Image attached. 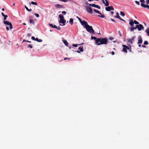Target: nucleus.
I'll list each match as a JSON object with an SVG mask.
<instances>
[{"label":"nucleus","mask_w":149,"mask_h":149,"mask_svg":"<svg viewBox=\"0 0 149 149\" xmlns=\"http://www.w3.org/2000/svg\"><path fill=\"white\" fill-rule=\"evenodd\" d=\"M95 8H96L99 9H100L101 8V7L100 6H99L98 5H96Z\"/></svg>","instance_id":"72a5a7b5"},{"label":"nucleus","mask_w":149,"mask_h":149,"mask_svg":"<svg viewBox=\"0 0 149 149\" xmlns=\"http://www.w3.org/2000/svg\"><path fill=\"white\" fill-rule=\"evenodd\" d=\"M135 2L137 5H140V3L139 1H135Z\"/></svg>","instance_id":"e433bc0d"},{"label":"nucleus","mask_w":149,"mask_h":149,"mask_svg":"<svg viewBox=\"0 0 149 149\" xmlns=\"http://www.w3.org/2000/svg\"><path fill=\"white\" fill-rule=\"evenodd\" d=\"M148 44V42L147 41H145L144 42V44L145 45H147Z\"/></svg>","instance_id":"2f4dec72"},{"label":"nucleus","mask_w":149,"mask_h":149,"mask_svg":"<svg viewBox=\"0 0 149 149\" xmlns=\"http://www.w3.org/2000/svg\"><path fill=\"white\" fill-rule=\"evenodd\" d=\"M113 39H114V38L113 37H110L109 38V39L110 40H112Z\"/></svg>","instance_id":"37998d69"},{"label":"nucleus","mask_w":149,"mask_h":149,"mask_svg":"<svg viewBox=\"0 0 149 149\" xmlns=\"http://www.w3.org/2000/svg\"><path fill=\"white\" fill-rule=\"evenodd\" d=\"M146 31L147 33L148 36H149V28L146 29Z\"/></svg>","instance_id":"bb28decb"},{"label":"nucleus","mask_w":149,"mask_h":149,"mask_svg":"<svg viewBox=\"0 0 149 149\" xmlns=\"http://www.w3.org/2000/svg\"><path fill=\"white\" fill-rule=\"evenodd\" d=\"M59 22L60 23H63V26H64L65 25V20L64 19H60L59 21Z\"/></svg>","instance_id":"ddd939ff"},{"label":"nucleus","mask_w":149,"mask_h":149,"mask_svg":"<svg viewBox=\"0 0 149 149\" xmlns=\"http://www.w3.org/2000/svg\"><path fill=\"white\" fill-rule=\"evenodd\" d=\"M111 20L113 22H116L115 21V20L112 18H111Z\"/></svg>","instance_id":"3c124183"},{"label":"nucleus","mask_w":149,"mask_h":149,"mask_svg":"<svg viewBox=\"0 0 149 149\" xmlns=\"http://www.w3.org/2000/svg\"><path fill=\"white\" fill-rule=\"evenodd\" d=\"M25 8L28 11H31L32 10V9H29V8L26 6H25Z\"/></svg>","instance_id":"cd10ccee"},{"label":"nucleus","mask_w":149,"mask_h":149,"mask_svg":"<svg viewBox=\"0 0 149 149\" xmlns=\"http://www.w3.org/2000/svg\"><path fill=\"white\" fill-rule=\"evenodd\" d=\"M66 59H69V58H65L64 59V60H65Z\"/></svg>","instance_id":"bf43d9fd"},{"label":"nucleus","mask_w":149,"mask_h":149,"mask_svg":"<svg viewBox=\"0 0 149 149\" xmlns=\"http://www.w3.org/2000/svg\"><path fill=\"white\" fill-rule=\"evenodd\" d=\"M93 11L99 14H101V13L98 10H97L95 9H94Z\"/></svg>","instance_id":"6ab92c4d"},{"label":"nucleus","mask_w":149,"mask_h":149,"mask_svg":"<svg viewBox=\"0 0 149 149\" xmlns=\"http://www.w3.org/2000/svg\"><path fill=\"white\" fill-rule=\"evenodd\" d=\"M114 9V8L112 6H108L105 7L106 10L108 11H109L111 10H113Z\"/></svg>","instance_id":"6e6552de"},{"label":"nucleus","mask_w":149,"mask_h":149,"mask_svg":"<svg viewBox=\"0 0 149 149\" xmlns=\"http://www.w3.org/2000/svg\"><path fill=\"white\" fill-rule=\"evenodd\" d=\"M27 36H28L29 37H30L31 36V33H28L27 34Z\"/></svg>","instance_id":"a18cd8bd"},{"label":"nucleus","mask_w":149,"mask_h":149,"mask_svg":"<svg viewBox=\"0 0 149 149\" xmlns=\"http://www.w3.org/2000/svg\"><path fill=\"white\" fill-rule=\"evenodd\" d=\"M81 23L82 25L86 28L89 25H88V23L86 21H83Z\"/></svg>","instance_id":"0eeeda50"},{"label":"nucleus","mask_w":149,"mask_h":149,"mask_svg":"<svg viewBox=\"0 0 149 149\" xmlns=\"http://www.w3.org/2000/svg\"><path fill=\"white\" fill-rule=\"evenodd\" d=\"M1 15L3 17L5 15L3 12L1 13Z\"/></svg>","instance_id":"5fc2aeb1"},{"label":"nucleus","mask_w":149,"mask_h":149,"mask_svg":"<svg viewBox=\"0 0 149 149\" xmlns=\"http://www.w3.org/2000/svg\"><path fill=\"white\" fill-rule=\"evenodd\" d=\"M85 29L88 32L90 33H94L95 32L92 26H90L89 25H88Z\"/></svg>","instance_id":"f03ea898"},{"label":"nucleus","mask_w":149,"mask_h":149,"mask_svg":"<svg viewBox=\"0 0 149 149\" xmlns=\"http://www.w3.org/2000/svg\"><path fill=\"white\" fill-rule=\"evenodd\" d=\"M111 54L112 55H114V54H115V53H114V52L112 51V52H111Z\"/></svg>","instance_id":"864d4df0"},{"label":"nucleus","mask_w":149,"mask_h":149,"mask_svg":"<svg viewBox=\"0 0 149 149\" xmlns=\"http://www.w3.org/2000/svg\"><path fill=\"white\" fill-rule=\"evenodd\" d=\"M108 43V40L107 38H97L96 41V45H101L106 44Z\"/></svg>","instance_id":"f257e3e1"},{"label":"nucleus","mask_w":149,"mask_h":149,"mask_svg":"<svg viewBox=\"0 0 149 149\" xmlns=\"http://www.w3.org/2000/svg\"><path fill=\"white\" fill-rule=\"evenodd\" d=\"M31 39L33 40H36V38H35L34 37L32 36L31 37Z\"/></svg>","instance_id":"4c0bfd02"},{"label":"nucleus","mask_w":149,"mask_h":149,"mask_svg":"<svg viewBox=\"0 0 149 149\" xmlns=\"http://www.w3.org/2000/svg\"><path fill=\"white\" fill-rule=\"evenodd\" d=\"M119 19L122 21H123V22H126V21L125 20H124L123 19H122L121 17H120V18H119Z\"/></svg>","instance_id":"49530a36"},{"label":"nucleus","mask_w":149,"mask_h":149,"mask_svg":"<svg viewBox=\"0 0 149 149\" xmlns=\"http://www.w3.org/2000/svg\"><path fill=\"white\" fill-rule=\"evenodd\" d=\"M59 17L60 18V19H64V17L62 15L60 14L59 15Z\"/></svg>","instance_id":"412c9836"},{"label":"nucleus","mask_w":149,"mask_h":149,"mask_svg":"<svg viewBox=\"0 0 149 149\" xmlns=\"http://www.w3.org/2000/svg\"><path fill=\"white\" fill-rule=\"evenodd\" d=\"M141 6L144 8H147L148 9H149V6L148 5H146L145 4H141Z\"/></svg>","instance_id":"4468645a"},{"label":"nucleus","mask_w":149,"mask_h":149,"mask_svg":"<svg viewBox=\"0 0 149 149\" xmlns=\"http://www.w3.org/2000/svg\"><path fill=\"white\" fill-rule=\"evenodd\" d=\"M58 1H61L64 2H66L68 1V0H58Z\"/></svg>","instance_id":"c9c22d12"},{"label":"nucleus","mask_w":149,"mask_h":149,"mask_svg":"<svg viewBox=\"0 0 149 149\" xmlns=\"http://www.w3.org/2000/svg\"><path fill=\"white\" fill-rule=\"evenodd\" d=\"M116 15L115 16V18H117L118 19L120 18V17L119 16V14L118 13H117L116 14Z\"/></svg>","instance_id":"a211bd4d"},{"label":"nucleus","mask_w":149,"mask_h":149,"mask_svg":"<svg viewBox=\"0 0 149 149\" xmlns=\"http://www.w3.org/2000/svg\"><path fill=\"white\" fill-rule=\"evenodd\" d=\"M6 29L7 31H8L9 30V28L7 26L6 27Z\"/></svg>","instance_id":"6e6d98bb"},{"label":"nucleus","mask_w":149,"mask_h":149,"mask_svg":"<svg viewBox=\"0 0 149 149\" xmlns=\"http://www.w3.org/2000/svg\"><path fill=\"white\" fill-rule=\"evenodd\" d=\"M142 47L144 48H145L146 47V46L145 45H142Z\"/></svg>","instance_id":"4d7b16f0"},{"label":"nucleus","mask_w":149,"mask_h":149,"mask_svg":"<svg viewBox=\"0 0 149 149\" xmlns=\"http://www.w3.org/2000/svg\"><path fill=\"white\" fill-rule=\"evenodd\" d=\"M91 39H94L95 41V43L96 44V41L97 39V38L95 37H93V36H91Z\"/></svg>","instance_id":"2eb2a0df"},{"label":"nucleus","mask_w":149,"mask_h":149,"mask_svg":"<svg viewBox=\"0 0 149 149\" xmlns=\"http://www.w3.org/2000/svg\"><path fill=\"white\" fill-rule=\"evenodd\" d=\"M146 0V3H147V5L148 4H149V0Z\"/></svg>","instance_id":"8fccbe9b"},{"label":"nucleus","mask_w":149,"mask_h":149,"mask_svg":"<svg viewBox=\"0 0 149 149\" xmlns=\"http://www.w3.org/2000/svg\"><path fill=\"white\" fill-rule=\"evenodd\" d=\"M4 20H6V18L8 17V16L7 15H5L4 16Z\"/></svg>","instance_id":"f704fd0d"},{"label":"nucleus","mask_w":149,"mask_h":149,"mask_svg":"<svg viewBox=\"0 0 149 149\" xmlns=\"http://www.w3.org/2000/svg\"><path fill=\"white\" fill-rule=\"evenodd\" d=\"M136 28L138 29V31H141L142 29H143L144 27L142 25L140 24L136 25Z\"/></svg>","instance_id":"39448f33"},{"label":"nucleus","mask_w":149,"mask_h":149,"mask_svg":"<svg viewBox=\"0 0 149 149\" xmlns=\"http://www.w3.org/2000/svg\"><path fill=\"white\" fill-rule=\"evenodd\" d=\"M3 23L6 24L10 26L9 27L10 29H11L13 28V26L11 22L8 21H4Z\"/></svg>","instance_id":"20e7f679"},{"label":"nucleus","mask_w":149,"mask_h":149,"mask_svg":"<svg viewBox=\"0 0 149 149\" xmlns=\"http://www.w3.org/2000/svg\"><path fill=\"white\" fill-rule=\"evenodd\" d=\"M136 27H131L130 29V31H133L134 30V29H136Z\"/></svg>","instance_id":"aec40b11"},{"label":"nucleus","mask_w":149,"mask_h":149,"mask_svg":"<svg viewBox=\"0 0 149 149\" xmlns=\"http://www.w3.org/2000/svg\"><path fill=\"white\" fill-rule=\"evenodd\" d=\"M120 14L121 15L123 16H124L125 15V13L121 11L120 12Z\"/></svg>","instance_id":"c85d7f7f"},{"label":"nucleus","mask_w":149,"mask_h":149,"mask_svg":"<svg viewBox=\"0 0 149 149\" xmlns=\"http://www.w3.org/2000/svg\"><path fill=\"white\" fill-rule=\"evenodd\" d=\"M36 41H37L39 42H41L42 41V40L41 39H39L37 38H36Z\"/></svg>","instance_id":"5701e85b"},{"label":"nucleus","mask_w":149,"mask_h":149,"mask_svg":"<svg viewBox=\"0 0 149 149\" xmlns=\"http://www.w3.org/2000/svg\"><path fill=\"white\" fill-rule=\"evenodd\" d=\"M62 13L64 14H65L66 13V12L65 11H63L62 12Z\"/></svg>","instance_id":"de8ad7c7"},{"label":"nucleus","mask_w":149,"mask_h":149,"mask_svg":"<svg viewBox=\"0 0 149 149\" xmlns=\"http://www.w3.org/2000/svg\"><path fill=\"white\" fill-rule=\"evenodd\" d=\"M70 23L72 25L73 24V20L72 18L70 19L69 21Z\"/></svg>","instance_id":"dca6fc26"},{"label":"nucleus","mask_w":149,"mask_h":149,"mask_svg":"<svg viewBox=\"0 0 149 149\" xmlns=\"http://www.w3.org/2000/svg\"><path fill=\"white\" fill-rule=\"evenodd\" d=\"M135 38V37H133L132 38V39H127V41L128 42L131 44H132L133 43V40H134V39Z\"/></svg>","instance_id":"9d476101"},{"label":"nucleus","mask_w":149,"mask_h":149,"mask_svg":"<svg viewBox=\"0 0 149 149\" xmlns=\"http://www.w3.org/2000/svg\"><path fill=\"white\" fill-rule=\"evenodd\" d=\"M102 2H103V3L104 4H105V2L104 1V0H102Z\"/></svg>","instance_id":"052dcab7"},{"label":"nucleus","mask_w":149,"mask_h":149,"mask_svg":"<svg viewBox=\"0 0 149 149\" xmlns=\"http://www.w3.org/2000/svg\"><path fill=\"white\" fill-rule=\"evenodd\" d=\"M100 15H98V16L101 18H104L105 17V16L104 15H102V14Z\"/></svg>","instance_id":"7c9ffc66"},{"label":"nucleus","mask_w":149,"mask_h":149,"mask_svg":"<svg viewBox=\"0 0 149 149\" xmlns=\"http://www.w3.org/2000/svg\"><path fill=\"white\" fill-rule=\"evenodd\" d=\"M15 5V3H13V6H14Z\"/></svg>","instance_id":"774afa93"},{"label":"nucleus","mask_w":149,"mask_h":149,"mask_svg":"<svg viewBox=\"0 0 149 149\" xmlns=\"http://www.w3.org/2000/svg\"><path fill=\"white\" fill-rule=\"evenodd\" d=\"M111 14L112 15H113L114 13V12L113 11H111Z\"/></svg>","instance_id":"13d9d810"},{"label":"nucleus","mask_w":149,"mask_h":149,"mask_svg":"<svg viewBox=\"0 0 149 149\" xmlns=\"http://www.w3.org/2000/svg\"><path fill=\"white\" fill-rule=\"evenodd\" d=\"M79 50L81 52H82L83 51L84 49L83 47H80L79 48Z\"/></svg>","instance_id":"4be33fe9"},{"label":"nucleus","mask_w":149,"mask_h":149,"mask_svg":"<svg viewBox=\"0 0 149 149\" xmlns=\"http://www.w3.org/2000/svg\"><path fill=\"white\" fill-rule=\"evenodd\" d=\"M49 25L51 27L53 28V24H50V23H49Z\"/></svg>","instance_id":"c03bdc74"},{"label":"nucleus","mask_w":149,"mask_h":149,"mask_svg":"<svg viewBox=\"0 0 149 149\" xmlns=\"http://www.w3.org/2000/svg\"><path fill=\"white\" fill-rule=\"evenodd\" d=\"M129 21H130L129 22V24L131 26H132L134 25V23L137 25H139V23L136 20H134V21L131 20H130Z\"/></svg>","instance_id":"7ed1b4c3"},{"label":"nucleus","mask_w":149,"mask_h":149,"mask_svg":"<svg viewBox=\"0 0 149 149\" xmlns=\"http://www.w3.org/2000/svg\"><path fill=\"white\" fill-rule=\"evenodd\" d=\"M55 7L57 8H64L63 6L62 5L56 4L55 5Z\"/></svg>","instance_id":"f8f14e48"},{"label":"nucleus","mask_w":149,"mask_h":149,"mask_svg":"<svg viewBox=\"0 0 149 149\" xmlns=\"http://www.w3.org/2000/svg\"><path fill=\"white\" fill-rule=\"evenodd\" d=\"M139 40L138 42V44H140L142 43L143 40L141 36H139L138 38Z\"/></svg>","instance_id":"9b49d317"},{"label":"nucleus","mask_w":149,"mask_h":149,"mask_svg":"<svg viewBox=\"0 0 149 149\" xmlns=\"http://www.w3.org/2000/svg\"><path fill=\"white\" fill-rule=\"evenodd\" d=\"M138 46H139V47H141V45L139 44V45Z\"/></svg>","instance_id":"0e129e2a"},{"label":"nucleus","mask_w":149,"mask_h":149,"mask_svg":"<svg viewBox=\"0 0 149 149\" xmlns=\"http://www.w3.org/2000/svg\"><path fill=\"white\" fill-rule=\"evenodd\" d=\"M31 3L32 4L35 5H37V3L36 2H34L33 1H32V2H31V3H29V4H31Z\"/></svg>","instance_id":"a878e982"},{"label":"nucleus","mask_w":149,"mask_h":149,"mask_svg":"<svg viewBox=\"0 0 149 149\" xmlns=\"http://www.w3.org/2000/svg\"><path fill=\"white\" fill-rule=\"evenodd\" d=\"M29 22L30 23H32L33 24H34V22L33 20L31 19H29Z\"/></svg>","instance_id":"393cba45"},{"label":"nucleus","mask_w":149,"mask_h":149,"mask_svg":"<svg viewBox=\"0 0 149 149\" xmlns=\"http://www.w3.org/2000/svg\"><path fill=\"white\" fill-rule=\"evenodd\" d=\"M53 28H56H56H57V26H56V25H53Z\"/></svg>","instance_id":"603ef678"},{"label":"nucleus","mask_w":149,"mask_h":149,"mask_svg":"<svg viewBox=\"0 0 149 149\" xmlns=\"http://www.w3.org/2000/svg\"><path fill=\"white\" fill-rule=\"evenodd\" d=\"M90 6H92L94 7H95L96 5L95 4L93 3V4H88Z\"/></svg>","instance_id":"b1692460"},{"label":"nucleus","mask_w":149,"mask_h":149,"mask_svg":"<svg viewBox=\"0 0 149 149\" xmlns=\"http://www.w3.org/2000/svg\"><path fill=\"white\" fill-rule=\"evenodd\" d=\"M63 42L65 45L68 46V43L66 40H63Z\"/></svg>","instance_id":"f3484780"},{"label":"nucleus","mask_w":149,"mask_h":149,"mask_svg":"<svg viewBox=\"0 0 149 149\" xmlns=\"http://www.w3.org/2000/svg\"><path fill=\"white\" fill-rule=\"evenodd\" d=\"M88 0L89 1H93V0Z\"/></svg>","instance_id":"338daca9"},{"label":"nucleus","mask_w":149,"mask_h":149,"mask_svg":"<svg viewBox=\"0 0 149 149\" xmlns=\"http://www.w3.org/2000/svg\"><path fill=\"white\" fill-rule=\"evenodd\" d=\"M2 11H4V8H3L2 9Z\"/></svg>","instance_id":"e2e57ef3"},{"label":"nucleus","mask_w":149,"mask_h":149,"mask_svg":"<svg viewBox=\"0 0 149 149\" xmlns=\"http://www.w3.org/2000/svg\"><path fill=\"white\" fill-rule=\"evenodd\" d=\"M23 24V25H26V24L25 23H24Z\"/></svg>","instance_id":"69168bd1"},{"label":"nucleus","mask_w":149,"mask_h":149,"mask_svg":"<svg viewBox=\"0 0 149 149\" xmlns=\"http://www.w3.org/2000/svg\"><path fill=\"white\" fill-rule=\"evenodd\" d=\"M28 47H29V48H32V46L31 45H29L28 46Z\"/></svg>","instance_id":"79ce46f5"},{"label":"nucleus","mask_w":149,"mask_h":149,"mask_svg":"<svg viewBox=\"0 0 149 149\" xmlns=\"http://www.w3.org/2000/svg\"><path fill=\"white\" fill-rule=\"evenodd\" d=\"M77 17L78 19L79 20V21L81 23L82 21L81 19L79 17H78V16H77Z\"/></svg>","instance_id":"473e14b6"},{"label":"nucleus","mask_w":149,"mask_h":149,"mask_svg":"<svg viewBox=\"0 0 149 149\" xmlns=\"http://www.w3.org/2000/svg\"><path fill=\"white\" fill-rule=\"evenodd\" d=\"M86 11L89 13L92 14L93 13V10L92 8L89 7H87L86 8Z\"/></svg>","instance_id":"1a4fd4ad"},{"label":"nucleus","mask_w":149,"mask_h":149,"mask_svg":"<svg viewBox=\"0 0 149 149\" xmlns=\"http://www.w3.org/2000/svg\"><path fill=\"white\" fill-rule=\"evenodd\" d=\"M31 42V41L27 40H26L25 39L23 41V42Z\"/></svg>","instance_id":"58836bf2"},{"label":"nucleus","mask_w":149,"mask_h":149,"mask_svg":"<svg viewBox=\"0 0 149 149\" xmlns=\"http://www.w3.org/2000/svg\"><path fill=\"white\" fill-rule=\"evenodd\" d=\"M77 45V44H73L72 45V46L74 47H77L78 45Z\"/></svg>","instance_id":"a19ab883"},{"label":"nucleus","mask_w":149,"mask_h":149,"mask_svg":"<svg viewBox=\"0 0 149 149\" xmlns=\"http://www.w3.org/2000/svg\"><path fill=\"white\" fill-rule=\"evenodd\" d=\"M123 48L122 51L127 53V50H129V47L125 45H123Z\"/></svg>","instance_id":"423d86ee"},{"label":"nucleus","mask_w":149,"mask_h":149,"mask_svg":"<svg viewBox=\"0 0 149 149\" xmlns=\"http://www.w3.org/2000/svg\"><path fill=\"white\" fill-rule=\"evenodd\" d=\"M34 15L37 17H39V15L38 14L35 13L34 14Z\"/></svg>","instance_id":"ea45409f"},{"label":"nucleus","mask_w":149,"mask_h":149,"mask_svg":"<svg viewBox=\"0 0 149 149\" xmlns=\"http://www.w3.org/2000/svg\"><path fill=\"white\" fill-rule=\"evenodd\" d=\"M140 2L141 3V4H144V3H145V1L144 0H140Z\"/></svg>","instance_id":"c756f323"},{"label":"nucleus","mask_w":149,"mask_h":149,"mask_svg":"<svg viewBox=\"0 0 149 149\" xmlns=\"http://www.w3.org/2000/svg\"><path fill=\"white\" fill-rule=\"evenodd\" d=\"M77 52L78 53H80V52H79V51H77Z\"/></svg>","instance_id":"680f3d73"},{"label":"nucleus","mask_w":149,"mask_h":149,"mask_svg":"<svg viewBox=\"0 0 149 149\" xmlns=\"http://www.w3.org/2000/svg\"><path fill=\"white\" fill-rule=\"evenodd\" d=\"M57 29L60 30L61 29V28L59 26L57 27V28H56Z\"/></svg>","instance_id":"09e8293b"}]
</instances>
